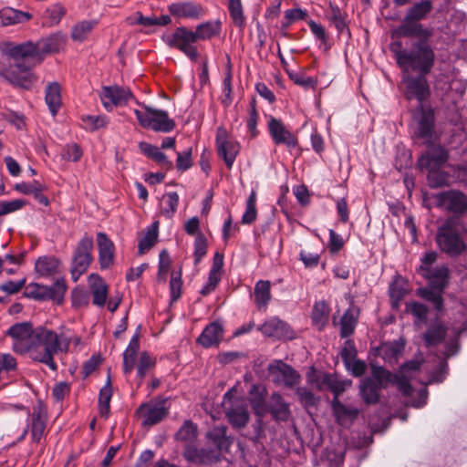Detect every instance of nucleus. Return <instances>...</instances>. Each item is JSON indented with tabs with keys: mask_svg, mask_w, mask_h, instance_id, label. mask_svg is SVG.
I'll return each mask as SVG.
<instances>
[{
	"mask_svg": "<svg viewBox=\"0 0 467 467\" xmlns=\"http://www.w3.org/2000/svg\"><path fill=\"white\" fill-rule=\"evenodd\" d=\"M7 334L13 339L15 352L27 354L32 360L47 365L53 371L57 369L56 354L78 352L84 347L81 336L64 326L54 331L44 327L33 329L30 323H18Z\"/></svg>",
	"mask_w": 467,
	"mask_h": 467,
	"instance_id": "nucleus-1",
	"label": "nucleus"
},
{
	"mask_svg": "<svg viewBox=\"0 0 467 467\" xmlns=\"http://www.w3.org/2000/svg\"><path fill=\"white\" fill-rule=\"evenodd\" d=\"M7 54L12 59L8 68L3 71V76L14 86L28 89L36 81L31 69L43 60V51L39 44L25 42L12 45L7 48Z\"/></svg>",
	"mask_w": 467,
	"mask_h": 467,
	"instance_id": "nucleus-2",
	"label": "nucleus"
},
{
	"mask_svg": "<svg viewBox=\"0 0 467 467\" xmlns=\"http://www.w3.org/2000/svg\"><path fill=\"white\" fill-rule=\"evenodd\" d=\"M398 65L404 71L410 70L422 75L429 74L435 62V53L428 41H415L411 49H402L400 43H393L390 47Z\"/></svg>",
	"mask_w": 467,
	"mask_h": 467,
	"instance_id": "nucleus-3",
	"label": "nucleus"
},
{
	"mask_svg": "<svg viewBox=\"0 0 467 467\" xmlns=\"http://www.w3.org/2000/svg\"><path fill=\"white\" fill-rule=\"evenodd\" d=\"M463 227L456 218H448L439 228L436 242L439 248L451 256L464 253L467 245L463 240Z\"/></svg>",
	"mask_w": 467,
	"mask_h": 467,
	"instance_id": "nucleus-4",
	"label": "nucleus"
},
{
	"mask_svg": "<svg viewBox=\"0 0 467 467\" xmlns=\"http://www.w3.org/2000/svg\"><path fill=\"white\" fill-rule=\"evenodd\" d=\"M437 256L436 252L426 253L420 260L418 272L428 280L431 288L442 291L449 283V269L445 265H434Z\"/></svg>",
	"mask_w": 467,
	"mask_h": 467,
	"instance_id": "nucleus-5",
	"label": "nucleus"
},
{
	"mask_svg": "<svg viewBox=\"0 0 467 467\" xmlns=\"http://www.w3.org/2000/svg\"><path fill=\"white\" fill-rule=\"evenodd\" d=\"M420 364L416 361H411L405 364L400 374H391L380 367L373 368V376L379 385L388 386L389 383L396 384L398 389L406 396L410 395L411 386L410 384V378L411 373L418 370Z\"/></svg>",
	"mask_w": 467,
	"mask_h": 467,
	"instance_id": "nucleus-6",
	"label": "nucleus"
},
{
	"mask_svg": "<svg viewBox=\"0 0 467 467\" xmlns=\"http://www.w3.org/2000/svg\"><path fill=\"white\" fill-rule=\"evenodd\" d=\"M141 127L158 132H170L175 127L173 119L169 118L166 111L143 105L141 109H134Z\"/></svg>",
	"mask_w": 467,
	"mask_h": 467,
	"instance_id": "nucleus-7",
	"label": "nucleus"
},
{
	"mask_svg": "<svg viewBox=\"0 0 467 467\" xmlns=\"http://www.w3.org/2000/svg\"><path fill=\"white\" fill-rule=\"evenodd\" d=\"M411 130L413 138L422 140L423 143L429 144L436 140L432 109L420 106V109L413 114Z\"/></svg>",
	"mask_w": 467,
	"mask_h": 467,
	"instance_id": "nucleus-8",
	"label": "nucleus"
},
{
	"mask_svg": "<svg viewBox=\"0 0 467 467\" xmlns=\"http://www.w3.org/2000/svg\"><path fill=\"white\" fill-rule=\"evenodd\" d=\"M162 40L170 47H176L192 60L199 57L198 50L193 43L197 42L194 32L185 26L177 27L173 33L163 35Z\"/></svg>",
	"mask_w": 467,
	"mask_h": 467,
	"instance_id": "nucleus-9",
	"label": "nucleus"
},
{
	"mask_svg": "<svg viewBox=\"0 0 467 467\" xmlns=\"http://www.w3.org/2000/svg\"><path fill=\"white\" fill-rule=\"evenodd\" d=\"M92 249L93 239L85 234L78 243L72 257L71 275L74 281H77L89 267L93 260Z\"/></svg>",
	"mask_w": 467,
	"mask_h": 467,
	"instance_id": "nucleus-10",
	"label": "nucleus"
},
{
	"mask_svg": "<svg viewBox=\"0 0 467 467\" xmlns=\"http://www.w3.org/2000/svg\"><path fill=\"white\" fill-rule=\"evenodd\" d=\"M233 389L228 390L223 396V408L226 417L234 428L244 427L249 420V413L246 404L241 399L233 400Z\"/></svg>",
	"mask_w": 467,
	"mask_h": 467,
	"instance_id": "nucleus-11",
	"label": "nucleus"
},
{
	"mask_svg": "<svg viewBox=\"0 0 467 467\" xmlns=\"http://www.w3.org/2000/svg\"><path fill=\"white\" fill-rule=\"evenodd\" d=\"M66 291L67 285L63 278H58L50 286L37 283H32L26 286V294L28 296L37 300L52 299L58 304L63 301Z\"/></svg>",
	"mask_w": 467,
	"mask_h": 467,
	"instance_id": "nucleus-12",
	"label": "nucleus"
},
{
	"mask_svg": "<svg viewBox=\"0 0 467 467\" xmlns=\"http://www.w3.org/2000/svg\"><path fill=\"white\" fill-rule=\"evenodd\" d=\"M268 373L273 382L294 388L299 384L301 377L291 366L282 360H274L268 365Z\"/></svg>",
	"mask_w": 467,
	"mask_h": 467,
	"instance_id": "nucleus-13",
	"label": "nucleus"
},
{
	"mask_svg": "<svg viewBox=\"0 0 467 467\" xmlns=\"http://www.w3.org/2000/svg\"><path fill=\"white\" fill-rule=\"evenodd\" d=\"M307 381L319 390L324 389H330L334 393L335 398L337 399L351 385L350 380H341L336 375L327 373H309L307 375Z\"/></svg>",
	"mask_w": 467,
	"mask_h": 467,
	"instance_id": "nucleus-14",
	"label": "nucleus"
},
{
	"mask_svg": "<svg viewBox=\"0 0 467 467\" xmlns=\"http://www.w3.org/2000/svg\"><path fill=\"white\" fill-rule=\"evenodd\" d=\"M426 75L411 76L408 72L402 78L405 94L409 99H416L420 104L431 95Z\"/></svg>",
	"mask_w": 467,
	"mask_h": 467,
	"instance_id": "nucleus-15",
	"label": "nucleus"
},
{
	"mask_svg": "<svg viewBox=\"0 0 467 467\" xmlns=\"http://www.w3.org/2000/svg\"><path fill=\"white\" fill-rule=\"evenodd\" d=\"M216 147L218 155L223 158L227 168L231 169L239 152V143L229 137L225 129L220 127L216 132Z\"/></svg>",
	"mask_w": 467,
	"mask_h": 467,
	"instance_id": "nucleus-16",
	"label": "nucleus"
},
{
	"mask_svg": "<svg viewBox=\"0 0 467 467\" xmlns=\"http://www.w3.org/2000/svg\"><path fill=\"white\" fill-rule=\"evenodd\" d=\"M437 204L441 208L455 214L467 212V196L458 191H447L436 195Z\"/></svg>",
	"mask_w": 467,
	"mask_h": 467,
	"instance_id": "nucleus-17",
	"label": "nucleus"
},
{
	"mask_svg": "<svg viewBox=\"0 0 467 467\" xmlns=\"http://www.w3.org/2000/svg\"><path fill=\"white\" fill-rule=\"evenodd\" d=\"M99 97L104 108L110 111L114 107L126 104L132 98V94L129 88L107 86L101 88Z\"/></svg>",
	"mask_w": 467,
	"mask_h": 467,
	"instance_id": "nucleus-18",
	"label": "nucleus"
},
{
	"mask_svg": "<svg viewBox=\"0 0 467 467\" xmlns=\"http://www.w3.org/2000/svg\"><path fill=\"white\" fill-rule=\"evenodd\" d=\"M393 35L403 37L414 36L418 38L417 41H428L432 36V30L405 16L400 26L394 30Z\"/></svg>",
	"mask_w": 467,
	"mask_h": 467,
	"instance_id": "nucleus-19",
	"label": "nucleus"
},
{
	"mask_svg": "<svg viewBox=\"0 0 467 467\" xmlns=\"http://www.w3.org/2000/svg\"><path fill=\"white\" fill-rule=\"evenodd\" d=\"M168 11L178 19L198 20L204 15L203 7L192 1L172 3L168 6Z\"/></svg>",
	"mask_w": 467,
	"mask_h": 467,
	"instance_id": "nucleus-20",
	"label": "nucleus"
},
{
	"mask_svg": "<svg viewBox=\"0 0 467 467\" xmlns=\"http://www.w3.org/2000/svg\"><path fill=\"white\" fill-rule=\"evenodd\" d=\"M269 133L275 144H285L287 147H296V136L284 125V123L272 116L268 119Z\"/></svg>",
	"mask_w": 467,
	"mask_h": 467,
	"instance_id": "nucleus-21",
	"label": "nucleus"
},
{
	"mask_svg": "<svg viewBox=\"0 0 467 467\" xmlns=\"http://www.w3.org/2000/svg\"><path fill=\"white\" fill-rule=\"evenodd\" d=\"M447 159L448 153L445 149L441 146H431L428 151L418 160V165L420 169L430 171L428 178L431 180L433 175L432 170L443 164Z\"/></svg>",
	"mask_w": 467,
	"mask_h": 467,
	"instance_id": "nucleus-22",
	"label": "nucleus"
},
{
	"mask_svg": "<svg viewBox=\"0 0 467 467\" xmlns=\"http://www.w3.org/2000/svg\"><path fill=\"white\" fill-rule=\"evenodd\" d=\"M99 264L102 270L111 267L115 261V245L109 236L102 232L97 234Z\"/></svg>",
	"mask_w": 467,
	"mask_h": 467,
	"instance_id": "nucleus-23",
	"label": "nucleus"
},
{
	"mask_svg": "<svg viewBox=\"0 0 467 467\" xmlns=\"http://www.w3.org/2000/svg\"><path fill=\"white\" fill-rule=\"evenodd\" d=\"M259 330L266 337L291 339L294 337L293 331L290 327L277 317L267 319Z\"/></svg>",
	"mask_w": 467,
	"mask_h": 467,
	"instance_id": "nucleus-24",
	"label": "nucleus"
},
{
	"mask_svg": "<svg viewBox=\"0 0 467 467\" xmlns=\"http://www.w3.org/2000/svg\"><path fill=\"white\" fill-rule=\"evenodd\" d=\"M143 418V425H153L161 421L168 413L164 401L143 404L139 409Z\"/></svg>",
	"mask_w": 467,
	"mask_h": 467,
	"instance_id": "nucleus-25",
	"label": "nucleus"
},
{
	"mask_svg": "<svg viewBox=\"0 0 467 467\" xmlns=\"http://www.w3.org/2000/svg\"><path fill=\"white\" fill-rule=\"evenodd\" d=\"M223 336V329L222 325L219 322H213L203 329L197 341L204 348H212L220 343Z\"/></svg>",
	"mask_w": 467,
	"mask_h": 467,
	"instance_id": "nucleus-26",
	"label": "nucleus"
},
{
	"mask_svg": "<svg viewBox=\"0 0 467 467\" xmlns=\"http://www.w3.org/2000/svg\"><path fill=\"white\" fill-rule=\"evenodd\" d=\"M88 284L93 304L103 306L108 297V285L105 281L99 275L91 274L88 277Z\"/></svg>",
	"mask_w": 467,
	"mask_h": 467,
	"instance_id": "nucleus-27",
	"label": "nucleus"
},
{
	"mask_svg": "<svg viewBox=\"0 0 467 467\" xmlns=\"http://www.w3.org/2000/svg\"><path fill=\"white\" fill-rule=\"evenodd\" d=\"M45 101L52 116H56L62 105L61 87L57 82H50L45 89Z\"/></svg>",
	"mask_w": 467,
	"mask_h": 467,
	"instance_id": "nucleus-28",
	"label": "nucleus"
},
{
	"mask_svg": "<svg viewBox=\"0 0 467 467\" xmlns=\"http://www.w3.org/2000/svg\"><path fill=\"white\" fill-rule=\"evenodd\" d=\"M384 387L385 386L379 385L378 380L374 379V376L372 375L371 378L367 379L362 382L359 393L366 404H376L379 398V391Z\"/></svg>",
	"mask_w": 467,
	"mask_h": 467,
	"instance_id": "nucleus-29",
	"label": "nucleus"
},
{
	"mask_svg": "<svg viewBox=\"0 0 467 467\" xmlns=\"http://www.w3.org/2000/svg\"><path fill=\"white\" fill-rule=\"evenodd\" d=\"M332 409L337 423L343 426L351 423L359 413L356 408L346 407L337 398L332 400Z\"/></svg>",
	"mask_w": 467,
	"mask_h": 467,
	"instance_id": "nucleus-30",
	"label": "nucleus"
},
{
	"mask_svg": "<svg viewBox=\"0 0 467 467\" xmlns=\"http://www.w3.org/2000/svg\"><path fill=\"white\" fill-rule=\"evenodd\" d=\"M60 262L54 256H42L35 265L36 273L44 277L54 276L59 272Z\"/></svg>",
	"mask_w": 467,
	"mask_h": 467,
	"instance_id": "nucleus-31",
	"label": "nucleus"
},
{
	"mask_svg": "<svg viewBox=\"0 0 467 467\" xmlns=\"http://www.w3.org/2000/svg\"><path fill=\"white\" fill-rule=\"evenodd\" d=\"M270 411L275 420L286 421L290 417L289 404L278 393L271 396Z\"/></svg>",
	"mask_w": 467,
	"mask_h": 467,
	"instance_id": "nucleus-32",
	"label": "nucleus"
},
{
	"mask_svg": "<svg viewBox=\"0 0 467 467\" xmlns=\"http://www.w3.org/2000/svg\"><path fill=\"white\" fill-rule=\"evenodd\" d=\"M31 17L32 16L29 13L5 7L0 10V27L24 23L28 21Z\"/></svg>",
	"mask_w": 467,
	"mask_h": 467,
	"instance_id": "nucleus-33",
	"label": "nucleus"
},
{
	"mask_svg": "<svg viewBox=\"0 0 467 467\" xmlns=\"http://www.w3.org/2000/svg\"><path fill=\"white\" fill-rule=\"evenodd\" d=\"M179 204V195L175 192L164 193L159 202L160 213L167 219L173 217Z\"/></svg>",
	"mask_w": 467,
	"mask_h": 467,
	"instance_id": "nucleus-34",
	"label": "nucleus"
},
{
	"mask_svg": "<svg viewBox=\"0 0 467 467\" xmlns=\"http://www.w3.org/2000/svg\"><path fill=\"white\" fill-rule=\"evenodd\" d=\"M139 149L144 155L152 159L162 167L166 169L172 168V162L168 160L167 156L158 147L142 141L139 143Z\"/></svg>",
	"mask_w": 467,
	"mask_h": 467,
	"instance_id": "nucleus-35",
	"label": "nucleus"
},
{
	"mask_svg": "<svg viewBox=\"0 0 467 467\" xmlns=\"http://www.w3.org/2000/svg\"><path fill=\"white\" fill-rule=\"evenodd\" d=\"M250 403L254 410V413L263 416L265 411V389L258 385H253L249 391Z\"/></svg>",
	"mask_w": 467,
	"mask_h": 467,
	"instance_id": "nucleus-36",
	"label": "nucleus"
},
{
	"mask_svg": "<svg viewBox=\"0 0 467 467\" xmlns=\"http://www.w3.org/2000/svg\"><path fill=\"white\" fill-rule=\"evenodd\" d=\"M221 23L219 21H207L196 26L193 31L196 40H207L220 34Z\"/></svg>",
	"mask_w": 467,
	"mask_h": 467,
	"instance_id": "nucleus-37",
	"label": "nucleus"
},
{
	"mask_svg": "<svg viewBox=\"0 0 467 467\" xmlns=\"http://www.w3.org/2000/svg\"><path fill=\"white\" fill-rule=\"evenodd\" d=\"M31 420V438L33 441L39 442L41 438L44 435L46 429V421L41 416V412L39 410H34L30 414Z\"/></svg>",
	"mask_w": 467,
	"mask_h": 467,
	"instance_id": "nucleus-38",
	"label": "nucleus"
},
{
	"mask_svg": "<svg viewBox=\"0 0 467 467\" xmlns=\"http://www.w3.org/2000/svg\"><path fill=\"white\" fill-rule=\"evenodd\" d=\"M432 10V2L431 0H422L414 4L406 14L408 19L420 21L424 19L428 14Z\"/></svg>",
	"mask_w": 467,
	"mask_h": 467,
	"instance_id": "nucleus-39",
	"label": "nucleus"
},
{
	"mask_svg": "<svg viewBox=\"0 0 467 467\" xmlns=\"http://www.w3.org/2000/svg\"><path fill=\"white\" fill-rule=\"evenodd\" d=\"M97 26L95 20H83L76 24L71 31V38L77 42H83Z\"/></svg>",
	"mask_w": 467,
	"mask_h": 467,
	"instance_id": "nucleus-40",
	"label": "nucleus"
},
{
	"mask_svg": "<svg viewBox=\"0 0 467 467\" xmlns=\"http://www.w3.org/2000/svg\"><path fill=\"white\" fill-rule=\"evenodd\" d=\"M112 396L111 379L108 376L105 386L100 389L99 397V411L101 417L108 418L109 414V403Z\"/></svg>",
	"mask_w": 467,
	"mask_h": 467,
	"instance_id": "nucleus-41",
	"label": "nucleus"
},
{
	"mask_svg": "<svg viewBox=\"0 0 467 467\" xmlns=\"http://www.w3.org/2000/svg\"><path fill=\"white\" fill-rule=\"evenodd\" d=\"M271 284L266 280H260L254 285V300L259 307L266 306L271 299Z\"/></svg>",
	"mask_w": 467,
	"mask_h": 467,
	"instance_id": "nucleus-42",
	"label": "nucleus"
},
{
	"mask_svg": "<svg viewBox=\"0 0 467 467\" xmlns=\"http://www.w3.org/2000/svg\"><path fill=\"white\" fill-rule=\"evenodd\" d=\"M328 316L329 307L324 301L317 302L314 305L312 320L318 329H322L326 326L328 320Z\"/></svg>",
	"mask_w": 467,
	"mask_h": 467,
	"instance_id": "nucleus-43",
	"label": "nucleus"
},
{
	"mask_svg": "<svg viewBox=\"0 0 467 467\" xmlns=\"http://www.w3.org/2000/svg\"><path fill=\"white\" fill-rule=\"evenodd\" d=\"M66 11L60 5H54L47 8L42 16V25L45 26H52L57 25L64 16Z\"/></svg>",
	"mask_w": 467,
	"mask_h": 467,
	"instance_id": "nucleus-44",
	"label": "nucleus"
},
{
	"mask_svg": "<svg viewBox=\"0 0 467 467\" xmlns=\"http://www.w3.org/2000/svg\"><path fill=\"white\" fill-rule=\"evenodd\" d=\"M357 319L352 309H348L340 320V335L343 337L350 336L355 329Z\"/></svg>",
	"mask_w": 467,
	"mask_h": 467,
	"instance_id": "nucleus-45",
	"label": "nucleus"
},
{
	"mask_svg": "<svg viewBox=\"0 0 467 467\" xmlns=\"http://www.w3.org/2000/svg\"><path fill=\"white\" fill-rule=\"evenodd\" d=\"M158 236V222H155L151 228H150L146 234L140 239L139 243V252L140 254L145 253L147 250L150 249L154 243L156 242Z\"/></svg>",
	"mask_w": 467,
	"mask_h": 467,
	"instance_id": "nucleus-46",
	"label": "nucleus"
},
{
	"mask_svg": "<svg viewBox=\"0 0 467 467\" xmlns=\"http://www.w3.org/2000/svg\"><path fill=\"white\" fill-rule=\"evenodd\" d=\"M402 346L395 343H385L379 348V355L389 363H393L397 360L398 356L401 351Z\"/></svg>",
	"mask_w": 467,
	"mask_h": 467,
	"instance_id": "nucleus-47",
	"label": "nucleus"
},
{
	"mask_svg": "<svg viewBox=\"0 0 467 467\" xmlns=\"http://www.w3.org/2000/svg\"><path fill=\"white\" fill-rule=\"evenodd\" d=\"M208 437L213 440L214 444L219 448L223 449L229 445V441L226 437V427L224 426H217L213 428L208 432Z\"/></svg>",
	"mask_w": 467,
	"mask_h": 467,
	"instance_id": "nucleus-48",
	"label": "nucleus"
},
{
	"mask_svg": "<svg viewBox=\"0 0 467 467\" xmlns=\"http://www.w3.org/2000/svg\"><path fill=\"white\" fill-rule=\"evenodd\" d=\"M446 331L442 326H436L430 328L424 335L426 345L435 346L441 343L444 339Z\"/></svg>",
	"mask_w": 467,
	"mask_h": 467,
	"instance_id": "nucleus-49",
	"label": "nucleus"
},
{
	"mask_svg": "<svg viewBox=\"0 0 467 467\" xmlns=\"http://www.w3.org/2000/svg\"><path fill=\"white\" fill-rule=\"evenodd\" d=\"M81 119L85 127L90 130L106 128L109 124V119L104 115H86L83 116Z\"/></svg>",
	"mask_w": 467,
	"mask_h": 467,
	"instance_id": "nucleus-50",
	"label": "nucleus"
},
{
	"mask_svg": "<svg viewBox=\"0 0 467 467\" xmlns=\"http://www.w3.org/2000/svg\"><path fill=\"white\" fill-rule=\"evenodd\" d=\"M255 202L256 194L254 192H252L246 201V209L242 217L243 223L249 224L255 220L257 214Z\"/></svg>",
	"mask_w": 467,
	"mask_h": 467,
	"instance_id": "nucleus-51",
	"label": "nucleus"
},
{
	"mask_svg": "<svg viewBox=\"0 0 467 467\" xmlns=\"http://www.w3.org/2000/svg\"><path fill=\"white\" fill-rule=\"evenodd\" d=\"M196 425L191 421H185L176 433V438L180 441L191 442L196 438Z\"/></svg>",
	"mask_w": 467,
	"mask_h": 467,
	"instance_id": "nucleus-52",
	"label": "nucleus"
},
{
	"mask_svg": "<svg viewBox=\"0 0 467 467\" xmlns=\"http://www.w3.org/2000/svg\"><path fill=\"white\" fill-rule=\"evenodd\" d=\"M228 8L234 24L239 26H243L244 16L241 0H229Z\"/></svg>",
	"mask_w": 467,
	"mask_h": 467,
	"instance_id": "nucleus-53",
	"label": "nucleus"
},
{
	"mask_svg": "<svg viewBox=\"0 0 467 467\" xmlns=\"http://www.w3.org/2000/svg\"><path fill=\"white\" fill-rule=\"evenodd\" d=\"M441 292L433 288H423L420 290V295L428 301H431L435 308L439 310L442 306Z\"/></svg>",
	"mask_w": 467,
	"mask_h": 467,
	"instance_id": "nucleus-54",
	"label": "nucleus"
},
{
	"mask_svg": "<svg viewBox=\"0 0 467 467\" xmlns=\"http://www.w3.org/2000/svg\"><path fill=\"white\" fill-rule=\"evenodd\" d=\"M129 25H140L146 27L153 26L156 24V16H145L140 12L135 13L127 18Z\"/></svg>",
	"mask_w": 467,
	"mask_h": 467,
	"instance_id": "nucleus-55",
	"label": "nucleus"
},
{
	"mask_svg": "<svg viewBox=\"0 0 467 467\" xmlns=\"http://www.w3.org/2000/svg\"><path fill=\"white\" fill-rule=\"evenodd\" d=\"M207 242L203 234H198L194 241V262L198 264L206 254Z\"/></svg>",
	"mask_w": 467,
	"mask_h": 467,
	"instance_id": "nucleus-56",
	"label": "nucleus"
},
{
	"mask_svg": "<svg viewBox=\"0 0 467 467\" xmlns=\"http://www.w3.org/2000/svg\"><path fill=\"white\" fill-rule=\"evenodd\" d=\"M306 16V12L301 8L288 9L285 12L283 26L288 27L293 23L303 20Z\"/></svg>",
	"mask_w": 467,
	"mask_h": 467,
	"instance_id": "nucleus-57",
	"label": "nucleus"
},
{
	"mask_svg": "<svg viewBox=\"0 0 467 467\" xmlns=\"http://www.w3.org/2000/svg\"><path fill=\"white\" fill-rule=\"evenodd\" d=\"M26 202L20 199L0 202V215L16 212L24 207Z\"/></svg>",
	"mask_w": 467,
	"mask_h": 467,
	"instance_id": "nucleus-58",
	"label": "nucleus"
},
{
	"mask_svg": "<svg viewBox=\"0 0 467 467\" xmlns=\"http://www.w3.org/2000/svg\"><path fill=\"white\" fill-rule=\"evenodd\" d=\"M182 285L181 273H172L170 281L171 297L172 301H176L181 296Z\"/></svg>",
	"mask_w": 467,
	"mask_h": 467,
	"instance_id": "nucleus-59",
	"label": "nucleus"
},
{
	"mask_svg": "<svg viewBox=\"0 0 467 467\" xmlns=\"http://www.w3.org/2000/svg\"><path fill=\"white\" fill-rule=\"evenodd\" d=\"M170 256L166 251H162L160 254V262H159V271H158V279L160 281H165L167 274L170 269Z\"/></svg>",
	"mask_w": 467,
	"mask_h": 467,
	"instance_id": "nucleus-60",
	"label": "nucleus"
},
{
	"mask_svg": "<svg viewBox=\"0 0 467 467\" xmlns=\"http://www.w3.org/2000/svg\"><path fill=\"white\" fill-rule=\"evenodd\" d=\"M15 189L21 193L33 195L38 190H43L44 185L37 181H34L32 182L16 183Z\"/></svg>",
	"mask_w": 467,
	"mask_h": 467,
	"instance_id": "nucleus-61",
	"label": "nucleus"
},
{
	"mask_svg": "<svg viewBox=\"0 0 467 467\" xmlns=\"http://www.w3.org/2000/svg\"><path fill=\"white\" fill-rule=\"evenodd\" d=\"M154 365L153 358L147 353L143 352L140 354V362L138 366V375L140 379H143L147 371Z\"/></svg>",
	"mask_w": 467,
	"mask_h": 467,
	"instance_id": "nucleus-62",
	"label": "nucleus"
},
{
	"mask_svg": "<svg viewBox=\"0 0 467 467\" xmlns=\"http://www.w3.org/2000/svg\"><path fill=\"white\" fill-rule=\"evenodd\" d=\"M331 20L339 33H343L347 29L344 16L338 7L332 6Z\"/></svg>",
	"mask_w": 467,
	"mask_h": 467,
	"instance_id": "nucleus-63",
	"label": "nucleus"
},
{
	"mask_svg": "<svg viewBox=\"0 0 467 467\" xmlns=\"http://www.w3.org/2000/svg\"><path fill=\"white\" fill-rule=\"evenodd\" d=\"M62 156L66 161H78L82 156V150L77 144H70L66 146Z\"/></svg>",
	"mask_w": 467,
	"mask_h": 467,
	"instance_id": "nucleus-64",
	"label": "nucleus"
}]
</instances>
